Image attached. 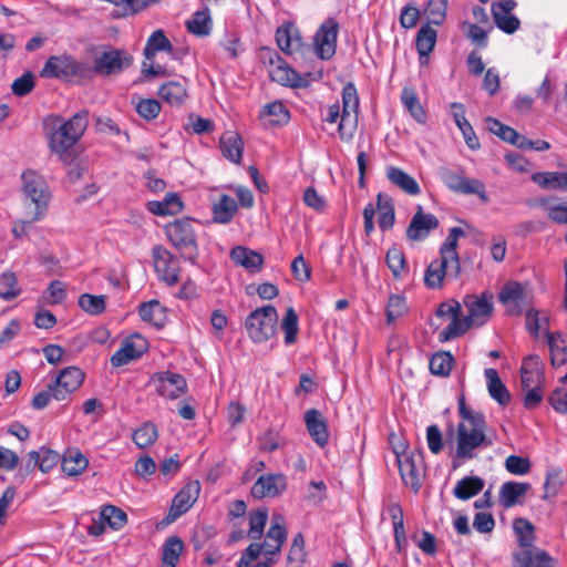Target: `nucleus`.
Returning <instances> with one entry per match:
<instances>
[{"mask_svg":"<svg viewBox=\"0 0 567 567\" xmlns=\"http://www.w3.org/2000/svg\"><path fill=\"white\" fill-rule=\"evenodd\" d=\"M487 391L492 399H494L501 406H507L511 402V393L501 380L497 370L493 368L485 369L484 371Z\"/></svg>","mask_w":567,"mask_h":567,"instance_id":"obj_24","label":"nucleus"},{"mask_svg":"<svg viewBox=\"0 0 567 567\" xmlns=\"http://www.w3.org/2000/svg\"><path fill=\"white\" fill-rule=\"evenodd\" d=\"M281 329L285 332L286 344H292L297 340L299 331L298 316L293 308H288L286 315L281 321Z\"/></svg>","mask_w":567,"mask_h":567,"instance_id":"obj_54","label":"nucleus"},{"mask_svg":"<svg viewBox=\"0 0 567 567\" xmlns=\"http://www.w3.org/2000/svg\"><path fill=\"white\" fill-rule=\"evenodd\" d=\"M458 414L461 422L456 429V450L452 456V467L456 470L464 461L477 457V452L494 444L492 435L487 434V423L483 413L477 412L465 403L464 394L458 396Z\"/></svg>","mask_w":567,"mask_h":567,"instance_id":"obj_1","label":"nucleus"},{"mask_svg":"<svg viewBox=\"0 0 567 567\" xmlns=\"http://www.w3.org/2000/svg\"><path fill=\"white\" fill-rule=\"evenodd\" d=\"M21 292L18 287V280L13 272L7 271L0 276V297L3 300L10 301L17 298Z\"/></svg>","mask_w":567,"mask_h":567,"instance_id":"obj_52","label":"nucleus"},{"mask_svg":"<svg viewBox=\"0 0 567 567\" xmlns=\"http://www.w3.org/2000/svg\"><path fill=\"white\" fill-rule=\"evenodd\" d=\"M41 76L55 78L64 81L72 79H86L91 74V68L69 54L50 56L41 70Z\"/></svg>","mask_w":567,"mask_h":567,"instance_id":"obj_6","label":"nucleus"},{"mask_svg":"<svg viewBox=\"0 0 567 567\" xmlns=\"http://www.w3.org/2000/svg\"><path fill=\"white\" fill-rule=\"evenodd\" d=\"M452 115L455 121V124L460 128L465 140L466 145L471 150L480 148V141L468 121L465 117V107L462 103L453 102L451 103Z\"/></svg>","mask_w":567,"mask_h":567,"instance_id":"obj_23","label":"nucleus"},{"mask_svg":"<svg viewBox=\"0 0 567 567\" xmlns=\"http://www.w3.org/2000/svg\"><path fill=\"white\" fill-rule=\"evenodd\" d=\"M406 312V301L402 296L393 295L386 306V322L392 324Z\"/></svg>","mask_w":567,"mask_h":567,"instance_id":"obj_61","label":"nucleus"},{"mask_svg":"<svg viewBox=\"0 0 567 567\" xmlns=\"http://www.w3.org/2000/svg\"><path fill=\"white\" fill-rule=\"evenodd\" d=\"M463 303L468 310V315L463 318V321L468 324V329L472 326L485 324L493 313V295L489 292H483L481 296L468 295L464 298Z\"/></svg>","mask_w":567,"mask_h":567,"instance_id":"obj_10","label":"nucleus"},{"mask_svg":"<svg viewBox=\"0 0 567 567\" xmlns=\"http://www.w3.org/2000/svg\"><path fill=\"white\" fill-rule=\"evenodd\" d=\"M374 208L379 212L378 224L380 229H391L395 221V213L392 198L389 195L379 193L377 196V207Z\"/></svg>","mask_w":567,"mask_h":567,"instance_id":"obj_34","label":"nucleus"},{"mask_svg":"<svg viewBox=\"0 0 567 567\" xmlns=\"http://www.w3.org/2000/svg\"><path fill=\"white\" fill-rule=\"evenodd\" d=\"M518 567H554L555 560L543 549L519 550L514 554Z\"/></svg>","mask_w":567,"mask_h":567,"instance_id":"obj_25","label":"nucleus"},{"mask_svg":"<svg viewBox=\"0 0 567 567\" xmlns=\"http://www.w3.org/2000/svg\"><path fill=\"white\" fill-rule=\"evenodd\" d=\"M132 439L138 447H148L157 439V429L152 423H144L141 427L134 431Z\"/></svg>","mask_w":567,"mask_h":567,"instance_id":"obj_57","label":"nucleus"},{"mask_svg":"<svg viewBox=\"0 0 567 567\" xmlns=\"http://www.w3.org/2000/svg\"><path fill=\"white\" fill-rule=\"evenodd\" d=\"M543 379L540 360L538 355H528L523 360L520 367L522 389L539 388Z\"/></svg>","mask_w":567,"mask_h":567,"instance_id":"obj_22","label":"nucleus"},{"mask_svg":"<svg viewBox=\"0 0 567 567\" xmlns=\"http://www.w3.org/2000/svg\"><path fill=\"white\" fill-rule=\"evenodd\" d=\"M437 33L429 24L423 25L416 34V50L420 55V63L425 64L429 61V55L433 51L436 43Z\"/></svg>","mask_w":567,"mask_h":567,"instance_id":"obj_27","label":"nucleus"},{"mask_svg":"<svg viewBox=\"0 0 567 567\" xmlns=\"http://www.w3.org/2000/svg\"><path fill=\"white\" fill-rule=\"evenodd\" d=\"M146 206L156 216L175 215L183 209V203L175 193L167 194L163 200H151Z\"/></svg>","mask_w":567,"mask_h":567,"instance_id":"obj_29","label":"nucleus"},{"mask_svg":"<svg viewBox=\"0 0 567 567\" xmlns=\"http://www.w3.org/2000/svg\"><path fill=\"white\" fill-rule=\"evenodd\" d=\"M389 181L404 193L415 196L421 193L417 182L399 167L391 166L386 171Z\"/></svg>","mask_w":567,"mask_h":567,"instance_id":"obj_31","label":"nucleus"},{"mask_svg":"<svg viewBox=\"0 0 567 567\" xmlns=\"http://www.w3.org/2000/svg\"><path fill=\"white\" fill-rule=\"evenodd\" d=\"M172 50L173 45L164 32L162 30H156L148 38L143 53L147 60H152L156 52H171Z\"/></svg>","mask_w":567,"mask_h":567,"instance_id":"obj_46","label":"nucleus"},{"mask_svg":"<svg viewBox=\"0 0 567 567\" xmlns=\"http://www.w3.org/2000/svg\"><path fill=\"white\" fill-rule=\"evenodd\" d=\"M465 231L460 227H453L450 229L447 237L440 248V255H447L450 258H454L455 267L458 269V254L457 249V240L460 237H464Z\"/></svg>","mask_w":567,"mask_h":567,"instance_id":"obj_50","label":"nucleus"},{"mask_svg":"<svg viewBox=\"0 0 567 567\" xmlns=\"http://www.w3.org/2000/svg\"><path fill=\"white\" fill-rule=\"evenodd\" d=\"M287 488L286 476L281 473L264 474L254 483L251 495L257 499L265 497H276L281 495Z\"/></svg>","mask_w":567,"mask_h":567,"instance_id":"obj_17","label":"nucleus"},{"mask_svg":"<svg viewBox=\"0 0 567 567\" xmlns=\"http://www.w3.org/2000/svg\"><path fill=\"white\" fill-rule=\"evenodd\" d=\"M87 464V458L79 450H68L62 458V470L69 476L81 474Z\"/></svg>","mask_w":567,"mask_h":567,"instance_id":"obj_43","label":"nucleus"},{"mask_svg":"<svg viewBox=\"0 0 567 567\" xmlns=\"http://www.w3.org/2000/svg\"><path fill=\"white\" fill-rule=\"evenodd\" d=\"M220 150L223 155L233 163H240L244 143L239 134L235 132H226L220 137Z\"/></svg>","mask_w":567,"mask_h":567,"instance_id":"obj_33","label":"nucleus"},{"mask_svg":"<svg viewBox=\"0 0 567 567\" xmlns=\"http://www.w3.org/2000/svg\"><path fill=\"white\" fill-rule=\"evenodd\" d=\"M267 519L268 509L266 507L258 508L250 513L248 536L251 539H258L261 537Z\"/></svg>","mask_w":567,"mask_h":567,"instance_id":"obj_55","label":"nucleus"},{"mask_svg":"<svg viewBox=\"0 0 567 567\" xmlns=\"http://www.w3.org/2000/svg\"><path fill=\"white\" fill-rule=\"evenodd\" d=\"M200 492L198 481L187 483L173 498L167 519L173 522L186 513L197 501Z\"/></svg>","mask_w":567,"mask_h":567,"instance_id":"obj_18","label":"nucleus"},{"mask_svg":"<svg viewBox=\"0 0 567 567\" xmlns=\"http://www.w3.org/2000/svg\"><path fill=\"white\" fill-rule=\"evenodd\" d=\"M133 58L123 50L110 48L94 60V71L103 76L121 73L132 64Z\"/></svg>","mask_w":567,"mask_h":567,"instance_id":"obj_12","label":"nucleus"},{"mask_svg":"<svg viewBox=\"0 0 567 567\" xmlns=\"http://www.w3.org/2000/svg\"><path fill=\"white\" fill-rule=\"evenodd\" d=\"M101 518L113 529H120L127 523V515L114 505H105L101 511Z\"/></svg>","mask_w":567,"mask_h":567,"instance_id":"obj_56","label":"nucleus"},{"mask_svg":"<svg viewBox=\"0 0 567 567\" xmlns=\"http://www.w3.org/2000/svg\"><path fill=\"white\" fill-rule=\"evenodd\" d=\"M447 0H430L425 8L430 23L441 25L446 16Z\"/></svg>","mask_w":567,"mask_h":567,"instance_id":"obj_59","label":"nucleus"},{"mask_svg":"<svg viewBox=\"0 0 567 567\" xmlns=\"http://www.w3.org/2000/svg\"><path fill=\"white\" fill-rule=\"evenodd\" d=\"M89 124V112L80 111L71 118L64 121L59 115L48 116L43 122L49 147L64 162L71 158L70 150L84 134Z\"/></svg>","mask_w":567,"mask_h":567,"instance_id":"obj_2","label":"nucleus"},{"mask_svg":"<svg viewBox=\"0 0 567 567\" xmlns=\"http://www.w3.org/2000/svg\"><path fill=\"white\" fill-rule=\"evenodd\" d=\"M398 466L404 484L416 493L421 487V481L414 456L403 455V457H399Z\"/></svg>","mask_w":567,"mask_h":567,"instance_id":"obj_28","label":"nucleus"},{"mask_svg":"<svg viewBox=\"0 0 567 567\" xmlns=\"http://www.w3.org/2000/svg\"><path fill=\"white\" fill-rule=\"evenodd\" d=\"M79 306L82 310L90 315H101L106 308V296L83 293L79 297Z\"/></svg>","mask_w":567,"mask_h":567,"instance_id":"obj_51","label":"nucleus"},{"mask_svg":"<svg viewBox=\"0 0 567 567\" xmlns=\"http://www.w3.org/2000/svg\"><path fill=\"white\" fill-rule=\"evenodd\" d=\"M83 380L84 373L80 368L68 367L49 384V390L53 392V399L63 401L81 386Z\"/></svg>","mask_w":567,"mask_h":567,"instance_id":"obj_11","label":"nucleus"},{"mask_svg":"<svg viewBox=\"0 0 567 567\" xmlns=\"http://www.w3.org/2000/svg\"><path fill=\"white\" fill-rule=\"evenodd\" d=\"M454 258L447 255H441L440 259L433 260L426 268L424 274V284L427 288L436 289L442 286L444 276L458 278L461 274V265L458 269L455 267Z\"/></svg>","mask_w":567,"mask_h":567,"instance_id":"obj_13","label":"nucleus"},{"mask_svg":"<svg viewBox=\"0 0 567 567\" xmlns=\"http://www.w3.org/2000/svg\"><path fill=\"white\" fill-rule=\"evenodd\" d=\"M461 312V303L456 300L444 301L439 305L435 315L440 318L450 317L452 319L449 326L439 334L441 342L455 339L468 330V324L460 318Z\"/></svg>","mask_w":567,"mask_h":567,"instance_id":"obj_8","label":"nucleus"},{"mask_svg":"<svg viewBox=\"0 0 567 567\" xmlns=\"http://www.w3.org/2000/svg\"><path fill=\"white\" fill-rule=\"evenodd\" d=\"M359 96L353 83L349 82L342 90V114L339 104L329 106L326 121L336 123L339 118L338 132L342 141H350L357 130Z\"/></svg>","mask_w":567,"mask_h":567,"instance_id":"obj_3","label":"nucleus"},{"mask_svg":"<svg viewBox=\"0 0 567 567\" xmlns=\"http://www.w3.org/2000/svg\"><path fill=\"white\" fill-rule=\"evenodd\" d=\"M277 62L278 64L269 71L272 81L282 85H290L292 87H300L305 85L300 75L288 65L282 64V61L278 55Z\"/></svg>","mask_w":567,"mask_h":567,"instance_id":"obj_37","label":"nucleus"},{"mask_svg":"<svg viewBox=\"0 0 567 567\" xmlns=\"http://www.w3.org/2000/svg\"><path fill=\"white\" fill-rule=\"evenodd\" d=\"M564 177H566V173L563 172H538L532 175V181L542 188L567 189V182Z\"/></svg>","mask_w":567,"mask_h":567,"instance_id":"obj_45","label":"nucleus"},{"mask_svg":"<svg viewBox=\"0 0 567 567\" xmlns=\"http://www.w3.org/2000/svg\"><path fill=\"white\" fill-rule=\"evenodd\" d=\"M338 23L333 19L327 20L315 35V51L322 60H329L336 53Z\"/></svg>","mask_w":567,"mask_h":567,"instance_id":"obj_16","label":"nucleus"},{"mask_svg":"<svg viewBox=\"0 0 567 567\" xmlns=\"http://www.w3.org/2000/svg\"><path fill=\"white\" fill-rule=\"evenodd\" d=\"M184 544L177 536L166 539L163 546L162 563L164 567H175L183 551Z\"/></svg>","mask_w":567,"mask_h":567,"instance_id":"obj_47","label":"nucleus"},{"mask_svg":"<svg viewBox=\"0 0 567 567\" xmlns=\"http://www.w3.org/2000/svg\"><path fill=\"white\" fill-rule=\"evenodd\" d=\"M385 261H386V265L390 268L392 275L395 278H399L401 275V271L405 267L404 252L396 247H392L386 252Z\"/></svg>","mask_w":567,"mask_h":567,"instance_id":"obj_63","label":"nucleus"},{"mask_svg":"<svg viewBox=\"0 0 567 567\" xmlns=\"http://www.w3.org/2000/svg\"><path fill=\"white\" fill-rule=\"evenodd\" d=\"M305 423L312 440L319 446H324L328 443L329 432L322 413L317 409L306 411Z\"/></svg>","mask_w":567,"mask_h":567,"instance_id":"obj_21","label":"nucleus"},{"mask_svg":"<svg viewBox=\"0 0 567 567\" xmlns=\"http://www.w3.org/2000/svg\"><path fill=\"white\" fill-rule=\"evenodd\" d=\"M498 299L503 303H518L524 299L523 286L518 282H507L501 290Z\"/></svg>","mask_w":567,"mask_h":567,"instance_id":"obj_64","label":"nucleus"},{"mask_svg":"<svg viewBox=\"0 0 567 567\" xmlns=\"http://www.w3.org/2000/svg\"><path fill=\"white\" fill-rule=\"evenodd\" d=\"M257 440L259 443V450L264 452H274L286 443L280 434L272 429L266 431Z\"/></svg>","mask_w":567,"mask_h":567,"instance_id":"obj_62","label":"nucleus"},{"mask_svg":"<svg viewBox=\"0 0 567 567\" xmlns=\"http://www.w3.org/2000/svg\"><path fill=\"white\" fill-rule=\"evenodd\" d=\"M454 358L450 352L442 351L430 359V371L435 375L447 377L453 367Z\"/></svg>","mask_w":567,"mask_h":567,"instance_id":"obj_49","label":"nucleus"},{"mask_svg":"<svg viewBox=\"0 0 567 567\" xmlns=\"http://www.w3.org/2000/svg\"><path fill=\"white\" fill-rule=\"evenodd\" d=\"M550 361L554 367H560L567 362V336L560 333L548 334Z\"/></svg>","mask_w":567,"mask_h":567,"instance_id":"obj_42","label":"nucleus"},{"mask_svg":"<svg viewBox=\"0 0 567 567\" xmlns=\"http://www.w3.org/2000/svg\"><path fill=\"white\" fill-rule=\"evenodd\" d=\"M156 392L169 400L179 398L187 390V382L182 374L171 371L156 373L152 378Z\"/></svg>","mask_w":567,"mask_h":567,"instance_id":"obj_14","label":"nucleus"},{"mask_svg":"<svg viewBox=\"0 0 567 567\" xmlns=\"http://www.w3.org/2000/svg\"><path fill=\"white\" fill-rule=\"evenodd\" d=\"M276 41L280 50L287 54L303 51L305 48L298 34H292L288 27H279L277 29Z\"/></svg>","mask_w":567,"mask_h":567,"instance_id":"obj_40","label":"nucleus"},{"mask_svg":"<svg viewBox=\"0 0 567 567\" xmlns=\"http://www.w3.org/2000/svg\"><path fill=\"white\" fill-rule=\"evenodd\" d=\"M237 203L233 197L225 194L221 195L218 202L213 205L214 221L219 224L229 223L237 212Z\"/></svg>","mask_w":567,"mask_h":567,"instance_id":"obj_41","label":"nucleus"},{"mask_svg":"<svg viewBox=\"0 0 567 567\" xmlns=\"http://www.w3.org/2000/svg\"><path fill=\"white\" fill-rule=\"evenodd\" d=\"M194 224L195 220L190 218H181L165 227V234L171 244L179 250L184 259L192 264H195L198 257V244Z\"/></svg>","mask_w":567,"mask_h":567,"instance_id":"obj_4","label":"nucleus"},{"mask_svg":"<svg viewBox=\"0 0 567 567\" xmlns=\"http://www.w3.org/2000/svg\"><path fill=\"white\" fill-rule=\"evenodd\" d=\"M261 116L270 117V123L274 125H282L288 123L290 115L289 111L281 102H272L264 106Z\"/></svg>","mask_w":567,"mask_h":567,"instance_id":"obj_53","label":"nucleus"},{"mask_svg":"<svg viewBox=\"0 0 567 567\" xmlns=\"http://www.w3.org/2000/svg\"><path fill=\"white\" fill-rule=\"evenodd\" d=\"M539 205L551 220L557 224H567V204L553 205L550 198H540Z\"/></svg>","mask_w":567,"mask_h":567,"instance_id":"obj_60","label":"nucleus"},{"mask_svg":"<svg viewBox=\"0 0 567 567\" xmlns=\"http://www.w3.org/2000/svg\"><path fill=\"white\" fill-rule=\"evenodd\" d=\"M22 192L25 200L34 205L32 212L35 219H42L47 213L51 194L45 179L33 169H27L21 175Z\"/></svg>","mask_w":567,"mask_h":567,"instance_id":"obj_7","label":"nucleus"},{"mask_svg":"<svg viewBox=\"0 0 567 567\" xmlns=\"http://www.w3.org/2000/svg\"><path fill=\"white\" fill-rule=\"evenodd\" d=\"M59 461L60 455L52 450L42 449L39 452L31 451L29 453L27 467L33 470L38 466L43 473H48L58 464Z\"/></svg>","mask_w":567,"mask_h":567,"instance_id":"obj_35","label":"nucleus"},{"mask_svg":"<svg viewBox=\"0 0 567 567\" xmlns=\"http://www.w3.org/2000/svg\"><path fill=\"white\" fill-rule=\"evenodd\" d=\"M529 487L528 483H504L499 489V503L505 508L513 507L518 502V498L527 493Z\"/></svg>","mask_w":567,"mask_h":567,"instance_id":"obj_36","label":"nucleus"},{"mask_svg":"<svg viewBox=\"0 0 567 567\" xmlns=\"http://www.w3.org/2000/svg\"><path fill=\"white\" fill-rule=\"evenodd\" d=\"M230 258L236 264L250 271H258L264 265V257L249 248L237 246L230 251Z\"/></svg>","mask_w":567,"mask_h":567,"instance_id":"obj_26","label":"nucleus"},{"mask_svg":"<svg viewBox=\"0 0 567 567\" xmlns=\"http://www.w3.org/2000/svg\"><path fill=\"white\" fill-rule=\"evenodd\" d=\"M401 101L404 107L410 112L412 117L420 124H424L426 122V113L421 105L416 93L411 87H404L401 94Z\"/></svg>","mask_w":567,"mask_h":567,"instance_id":"obj_44","label":"nucleus"},{"mask_svg":"<svg viewBox=\"0 0 567 567\" xmlns=\"http://www.w3.org/2000/svg\"><path fill=\"white\" fill-rule=\"evenodd\" d=\"M147 341L141 334L134 333L122 342V346L111 357L113 367H122L138 359L147 350Z\"/></svg>","mask_w":567,"mask_h":567,"instance_id":"obj_15","label":"nucleus"},{"mask_svg":"<svg viewBox=\"0 0 567 567\" xmlns=\"http://www.w3.org/2000/svg\"><path fill=\"white\" fill-rule=\"evenodd\" d=\"M495 25L507 34L515 33L519 27V19L512 13L492 12Z\"/></svg>","mask_w":567,"mask_h":567,"instance_id":"obj_58","label":"nucleus"},{"mask_svg":"<svg viewBox=\"0 0 567 567\" xmlns=\"http://www.w3.org/2000/svg\"><path fill=\"white\" fill-rule=\"evenodd\" d=\"M278 312L271 305H267L251 311L246 320V331L255 343L268 341L276 334Z\"/></svg>","mask_w":567,"mask_h":567,"instance_id":"obj_5","label":"nucleus"},{"mask_svg":"<svg viewBox=\"0 0 567 567\" xmlns=\"http://www.w3.org/2000/svg\"><path fill=\"white\" fill-rule=\"evenodd\" d=\"M158 95L171 105H181L187 99L186 80L169 81L158 90Z\"/></svg>","mask_w":567,"mask_h":567,"instance_id":"obj_30","label":"nucleus"},{"mask_svg":"<svg viewBox=\"0 0 567 567\" xmlns=\"http://www.w3.org/2000/svg\"><path fill=\"white\" fill-rule=\"evenodd\" d=\"M483 488L484 481L481 477L466 476L456 483L453 495L458 499L466 501L480 494Z\"/></svg>","mask_w":567,"mask_h":567,"instance_id":"obj_39","label":"nucleus"},{"mask_svg":"<svg viewBox=\"0 0 567 567\" xmlns=\"http://www.w3.org/2000/svg\"><path fill=\"white\" fill-rule=\"evenodd\" d=\"M187 30L198 37H206L212 30V19L208 10L197 11L186 22Z\"/></svg>","mask_w":567,"mask_h":567,"instance_id":"obj_48","label":"nucleus"},{"mask_svg":"<svg viewBox=\"0 0 567 567\" xmlns=\"http://www.w3.org/2000/svg\"><path fill=\"white\" fill-rule=\"evenodd\" d=\"M439 225V219L434 215L425 214L423 207L417 205L416 212L406 228V237L412 241L422 240Z\"/></svg>","mask_w":567,"mask_h":567,"instance_id":"obj_19","label":"nucleus"},{"mask_svg":"<svg viewBox=\"0 0 567 567\" xmlns=\"http://www.w3.org/2000/svg\"><path fill=\"white\" fill-rule=\"evenodd\" d=\"M285 519L280 514H274L271 525L266 534L261 551L267 556H272L281 550V547L287 538V530L284 526Z\"/></svg>","mask_w":567,"mask_h":567,"instance_id":"obj_20","label":"nucleus"},{"mask_svg":"<svg viewBox=\"0 0 567 567\" xmlns=\"http://www.w3.org/2000/svg\"><path fill=\"white\" fill-rule=\"evenodd\" d=\"M143 321L148 322L156 328H163L166 323V310L157 300L143 302L138 309Z\"/></svg>","mask_w":567,"mask_h":567,"instance_id":"obj_32","label":"nucleus"},{"mask_svg":"<svg viewBox=\"0 0 567 567\" xmlns=\"http://www.w3.org/2000/svg\"><path fill=\"white\" fill-rule=\"evenodd\" d=\"M513 528L517 536L520 550L538 549L535 547V528L534 525L526 518H516L513 522Z\"/></svg>","mask_w":567,"mask_h":567,"instance_id":"obj_38","label":"nucleus"},{"mask_svg":"<svg viewBox=\"0 0 567 567\" xmlns=\"http://www.w3.org/2000/svg\"><path fill=\"white\" fill-rule=\"evenodd\" d=\"M152 257L158 278L168 286L176 285L181 271L178 258L162 245L152 248Z\"/></svg>","mask_w":567,"mask_h":567,"instance_id":"obj_9","label":"nucleus"}]
</instances>
